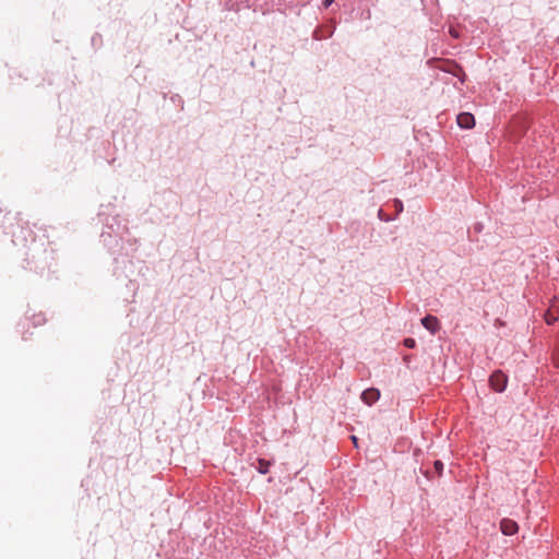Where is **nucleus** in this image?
I'll return each mask as SVG.
<instances>
[{
  "label": "nucleus",
  "instance_id": "5",
  "mask_svg": "<svg viewBox=\"0 0 559 559\" xmlns=\"http://www.w3.org/2000/svg\"><path fill=\"white\" fill-rule=\"evenodd\" d=\"M518 528L516 522L510 519H503L500 523V530L504 535H513L518 532Z\"/></svg>",
  "mask_w": 559,
  "mask_h": 559
},
{
  "label": "nucleus",
  "instance_id": "1",
  "mask_svg": "<svg viewBox=\"0 0 559 559\" xmlns=\"http://www.w3.org/2000/svg\"><path fill=\"white\" fill-rule=\"evenodd\" d=\"M507 376L500 370L495 371L489 379L491 388L497 392H503L507 388Z\"/></svg>",
  "mask_w": 559,
  "mask_h": 559
},
{
  "label": "nucleus",
  "instance_id": "10",
  "mask_svg": "<svg viewBox=\"0 0 559 559\" xmlns=\"http://www.w3.org/2000/svg\"><path fill=\"white\" fill-rule=\"evenodd\" d=\"M404 344H405V346H406V347L413 348V347L415 346V340H413V338H406V340L404 341Z\"/></svg>",
  "mask_w": 559,
  "mask_h": 559
},
{
  "label": "nucleus",
  "instance_id": "3",
  "mask_svg": "<svg viewBox=\"0 0 559 559\" xmlns=\"http://www.w3.org/2000/svg\"><path fill=\"white\" fill-rule=\"evenodd\" d=\"M379 397H380V391L374 388L367 389L361 393V400L367 405H372L374 402H377L379 400Z\"/></svg>",
  "mask_w": 559,
  "mask_h": 559
},
{
  "label": "nucleus",
  "instance_id": "2",
  "mask_svg": "<svg viewBox=\"0 0 559 559\" xmlns=\"http://www.w3.org/2000/svg\"><path fill=\"white\" fill-rule=\"evenodd\" d=\"M440 68L445 71V72H449V73H452L453 75L457 76L461 79V81L463 82L464 81V73H463V70L462 68L456 64L455 62H452V61H443L442 64L440 66Z\"/></svg>",
  "mask_w": 559,
  "mask_h": 559
},
{
  "label": "nucleus",
  "instance_id": "7",
  "mask_svg": "<svg viewBox=\"0 0 559 559\" xmlns=\"http://www.w3.org/2000/svg\"><path fill=\"white\" fill-rule=\"evenodd\" d=\"M555 308L556 304H552L551 307L548 309V311L545 314V320L548 324H552L558 320V316L555 314Z\"/></svg>",
  "mask_w": 559,
  "mask_h": 559
},
{
  "label": "nucleus",
  "instance_id": "8",
  "mask_svg": "<svg viewBox=\"0 0 559 559\" xmlns=\"http://www.w3.org/2000/svg\"><path fill=\"white\" fill-rule=\"evenodd\" d=\"M271 463L266 460H263V459H260L258 460V471L261 473V474H266L269 472V467H270Z\"/></svg>",
  "mask_w": 559,
  "mask_h": 559
},
{
  "label": "nucleus",
  "instance_id": "4",
  "mask_svg": "<svg viewBox=\"0 0 559 559\" xmlns=\"http://www.w3.org/2000/svg\"><path fill=\"white\" fill-rule=\"evenodd\" d=\"M457 124L463 129H471L475 126V118L469 112H462L457 116Z\"/></svg>",
  "mask_w": 559,
  "mask_h": 559
},
{
  "label": "nucleus",
  "instance_id": "11",
  "mask_svg": "<svg viewBox=\"0 0 559 559\" xmlns=\"http://www.w3.org/2000/svg\"><path fill=\"white\" fill-rule=\"evenodd\" d=\"M333 1H334V0H324V1H323V5H324V8H325V9H326V8H329V7L333 3Z\"/></svg>",
  "mask_w": 559,
  "mask_h": 559
},
{
  "label": "nucleus",
  "instance_id": "6",
  "mask_svg": "<svg viewBox=\"0 0 559 559\" xmlns=\"http://www.w3.org/2000/svg\"><path fill=\"white\" fill-rule=\"evenodd\" d=\"M421 324L433 334L439 330V320L430 314L421 320Z\"/></svg>",
  "mask_w": 559,
  "mask_h": 559
},
{
  "label": "nucleus",
  "instance_id": "12",
  "mask_svg": "<svg viewBox=\"0 0 559 559\" xmlns=\"http://www.w3.org/2000/svg\"><path fill=\"white\" fill-rule=\"evenodd\" d=\"M352 440H353L355 447H357V438L355 436H352Z\"/></svg>",
  "mask_w": 559,
  "mask_h": 559
},
{
  "label": "nucleus",
  "instance_id": "13",
  "mask_svg": "<svg viewBox=\"0 0 559 559\" xmlns=\"http://www.w3.org/2000/svg\"><path fill=\"white\" fill-rule=\"evenodd\" d=\"M555 314L559 316V305L558 306L556 305Z\"/></svg>",
  "mask_w": 559,
  "mask_h": 559
},
{
  "label": "nucleus",
  "instance_id": "9",
  "mask_svg": "<svg viewBox=\"0 0 559 559\" xmlns=\"http://www.w3.org/2000/svg\"><path fill=\"white\" fill-rule=\"evenodd\" d=\"M433 465H435L436 472L440 475L443 469V463L441 461H436Z\"/></svg>",
  "mask_w": 559,
  "mask_h": 559
}]
</instances>
